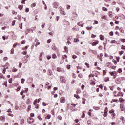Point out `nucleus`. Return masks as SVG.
<instances>
[{"mask_svg":"<svg viewBox=\"0 0 125 125\" xmlns=\"http://www.w3.org/2000/svg\"><path fill=\"white\" fill-rule=\"evenodd\" d=\"M60 81L62 83H66V80L65 79V77L63 76L60 77Z\"/></svg>","mask_w":125,"mask_h":125,"instance_id":"f257e3e1","label":"nucleus"},{"mask_svg":"<svg viewBox=\"0 0 125 125\" xmlns=\"http://www.w3.org/2000/svg\"><path fill=\"white\" fill-rule=\"evenodd\" d=\"M60 11L61 14H62V15H66V12H65V10H64V9H62V8H60Z\"/></svg>","mask_w":125,"mask_h":125,"instance_id":"f03ea898","label":"nucleus"},{"mask_svg":"<svg viewBox=\"0 0 125 125\" xmlns=\"http://www.w3.org/2000/svg\"><path fill=\"white\" fill-rule=\"evenodd\" d=\"M60 102H61V103H65L66 102V99L65 98V97H62L60 99Z\"/></svg>","mask_w":125,"mask_h":125,"instance_id":"7ed1b4c3","label":"nucleus"},{"mask_svg":"<svg viewBox=\"0 0 125 125\" xmlns=\"http://www.w3.org/2000/svg\"><path fill=\"white\" fill-rule=\"evenodd\" d=\"M120 107L121 111L125 110V106H124V104H120Z\"/></svg>","mask_w":125,"mask_h":125,"instance_id":"20e7f679","label":"nucleus"},{"mask_svg":"<svg viewBox=\"0 0 125 125\" xmlns=\"http://www.w3.org/2000/svg\"><path fill=\"white\" fill-rule=\"evenodd\" d=\"M27 58H29L28 55H26L24 57V59L26 61V62H25V64L27 63V62H28V60L27 59Z\"/></svg>","mask_w":125,"mask_h":125,"instance_id":"39448f33","label":"nucleus"},{"mask_svg":"<svg viewBox=\"0 0 125 125\" xmlns=\"http://www.w3.org/2000/svg\"><path fill=\"white\" fill-rule=\"evenodd\" d=\"M101 18L102 19H104V20H108L107 18V16H106L105 15L103 16Z\"/></svg>","mask_w":125,"mask_h":125,"instance_id":"423d86ee","label":"nucleus"},{"mask_svg":"<svg viewBox=\"0 0 125 125\" xmlns=\"http://www.w3.org/2000/svg\"><path fill=\"white\" fill-rule=\"evenodd\" d=\"M8 67H9V63H6L4 66H3V68H7L8 69Z\"/></svg>","mask_w":125,"mask_h":125,"instance_id":"0eeeda50","label":"nucleus"},{"mask_svg":"<svg viewBox=\"0 0 125 125\" xmlns=\"http://www.w3.org/2000/svg\"><path fill=\"white\" fill-rule=\"evenodd\" d=\"M5 120V117H4V116L0 117V120L1 121H2L3 122H4Z\"/></svg>","mask_w":125,"mask_h":125,"instance_id":"6e6552de","label":"nucleus"},{"mask_svg":"<svg viewBox=\"0 0 125 125\" xmlns=\"http://www.w3.org/2000/svg\"><path fill=\"white\" fill-rule=\"evenodd\" d=\"M58 5H59V3H58V2H55L54 3V7L55 8H57V7L58 6Z\"/></svg>","mask_w":125,"mask_h":125,"instance_id":"1a4fd4ad","label":"nucleus"},{"mask_svg":"<svg viewBox=\"0 0 125 125\" xmlns=\"http://www.w3.org/2000/svg\"><path fill=\"white\" fill-rule=\"evenodd\" d=\"M85 117V114H84V111H83V112H82V116H81V118H82V119H83V118H84Z\"/></svg>","mask_w":125,"mask_h":125,"instance_id":"9d476101","label":"nucleus"},{"mask_svg":"<svg viewBox=\"0 0 125 125\" xmlns=\"http://www.w3.org/2000/svg\"><path fill=\"white\" fill-rule=\"evenodd\" d=\"M100 39L101 41H103L104 40V36L102 35H100Z\"/></svg>","mask_w":125,"mask_h":125,"instance_id":"9b49d317","label":"nucleus"},{"mask_svg":"<svg viewBox=\"0 0 125 125\" xmlns=\"http://www.w3.org/2000/svg\"><path fill=\"white\" fill-rule=\"evenodd\" d=\"M93 27L92 26H91V27H89V26H87L86 27V29L87 30H88V31H91V29H92Z\"/></svg>","mask_w":125,"mask_h":125,"instance_id":"f8f14e48","label":"nucleus"},{"mask_svg":"<svg viewBox=\"0 0 125 125\" xmlns=\"http://www.w3.org/2000/svg\"><path fill=\"white\" fill-rule=\"evenodd\" d=\"M74 97H76V98H77V99H80V96H79V95L78 94H74Z\"/></svg>","mask_w":125,"mask_h":125,"instance_id":"ddd939ff","label":"nucleus"},{"mask_svg":"<svg viewBox=\"0 0 125 125\" xmlns=\"http://www.w3.org/2000/svg\"><path fill=\"white\" fill-rule=\"evenodd\" d=\"M102 9L103 11H108V9L104 7H102Z\"/></svg>","mask_w":125,"mask_h":125,"instance_id":"4468645a","label":"nucleus"},{"mask_svg":"<svg viewBox=\"0 0 125 125\" xmlns=\"http://www.w3.org/2000/svg\"><path fill=\"white\" fill-rule=\"evenodd\" d=\"M109 16L111 18L113 17V14L112 13V11H111L109 12Z\"/></svg>","mask_w":125,"mask_h":125,"instance_id":"2eb2a0df","label":"nucleus"},{"mask_svg":"<svg viewBox=\"0 0 125 125\" xmlns=\"http://www.w3.org/2000/svg\"><path fill=\"white\" fill-rule=\"evenodd\" d=\"M30 32V29H27L25 31V35H27Z\"/></svg>","mask_w":125,"mask_h":125,"instance_id":"dca6fc26","label":"nucleus"},{"mask_svg":"<svg viewBox=\"0 0 125 125\" xmlns=\"http://www.w3.org/2000/svg\"><path fill=\"white\" fill-rule=\"evenodd\" d=\"M18 8L20 10H22V9H23V5H19Z\"/></svg>","mask_w":125,"mask_h":125,"instance_id":"f3484780","label":"nucleus"},{"mask_svg":"<svg viewBox=\"0 0 125 125\" xmlns=\"http://www.w3.org/2000/svg\"><path fill=\"white\" fill-rule=\"evenodd\" d=\"M79 41H80V40H79V39H77V38H75V39H74V42H76V43H77L79 42Z\"/></svg>","mask_w":125,"mask_h":125,"instance_id":"a211bd4d","label":"nucleus"},{"mask_svg":"<svg viewBox=\"0 0 125 125\" xmlns=\"http://www.w3.org/2000/svg\"><path fill=\"white\" fill-rule=\"evenodd\" d=\"M117 95L118 96H123V93H122V92H119Z\"/></svg>","mask_w":125,"mask_h":125,"instance_id":"6ab92c4d","label":"nucleus"},{"mask_svg":"<svg viewBox=\"0 0 125 125\" xmlns=\"http://www.w3.org/2000/svg\"><path fill=\"white\" fill-rule=\"evenodd\" d=\"M37 102H38V99H35L33 102V104L36 105L37 104Z\"/></svg>","mask_w":125,"mask_h":125,"instance_id":"aec40b11","label":"nucleus"},{"mask_svg":"<svg viewBox=\"0 0 125 125\" xmlns=\"http://www.w3.org/2000/svg\"><path fill=\"white\" fill-rule=\"evenodd\" d=\"M86 100L85 99H84V98H83V105H84L85 104V101H86Z\"/></svg>","mask_w":125,"mask_h":125,"instance_id":"412c9836","label":"nucleus"},{"mask_svg":"<svg viewBox=\"0 0 125 125\" xmlns=\"http://www.w3.org/2000/svg\"><path fill=\"white\" fill-rule=\"evenodd\" d=\"M25 42H26V41L25 40H23L21 42V44H25Z\"/></svg>","mask_w":125,"mask_h":125,"instance_id":"4be33fe9","label":"nucleus"},{"mask_svg":"<svg viewBox=\"0 0 125 125\" xmlns=\"http://www.w3.org/2000/svg\"><path fill=\"white\" fill-rule=\"evenodd\" d=\"M50 118H51V116H50V115L48 114L46 116V119L49 120V119H50Z\"/></svg>","mask_w":125,"mask_h":125,"instance_id":"5701e85b","label":"nucleus"},{"mask_svg":"<svg viewBox=\"0 0 125 125\" xmlns=\"http://www.w3.org/2000/svg\"><path fill=\"white\" fill-rule=\"evenodd\" d=\"M24 81H25V79H24V78H22L21 79V83H22V84H23Z\"/></svg>","mask_w":125,"mask_h":125,"instance_id":"b1692460","label":"nucleus"},{"mask_svg":"<svg viewBox=\"0 0 125 125\" xmlns=\"http://www.w3.org/2000/svg\"><path fill=\"white\" fill-rule=\"evenodd\" d=\"M18 109H19V106H18V105H17V104H15V109L18 110Z\"/></svg>","mask_w":125,"mask_h":125,"instance_id":"393cba45","label":"nucleus"},{"mask_svg":"<svg viewBox=\"0 0 125 125\" xmlns=\"http://www.w3.org/2000/svg\"><path fill=\"white\" fill-rule=\"evenodd\" d=\"M24 119H21V120L20 121V124H21V125H23V124H24Z\"/></svg>","mask_w":125,"mask_h":125,"instance_id":"a878e982","label":"nucleus"},{"mask_svg":"<svg viewBox=\"0 0 125 125\" xmlns=\"http://www.w3.org/2000/svg\"><path fill=\"white\" fill-rule=\"evenodd\" d=\"M52 58H53L54 59H55V58H56L57 56H56V55H55V54H53L52 55Z\"/></svg>","mask_w":125,"mask_h":125,"instance_id":"bb28decb","label":"nucleus"},{"mask_svg":"<svg viewBox=\"0 0 125 125\" xmlns=\"http://www.w3.org/2000/svg\"><path fill=\"white\" fill-rule=\"evenodd\" d=\"M115 74H116V71H114V72H110V75L111 76H114L115 75Z\"/></svg>","mask_w":125,"mask_h":125,"instance_id":"cd10ccee","label":"nucleus"},{"mask_svg":"<svg viewBox=\"0 0 125 125\" xmlns=\"http://www.w3.org/2000/svg\"><path fill=\"white\" fill-rule=\"evenodd\" d=\"M6 69H7V67L4 68L3 70V74H5V72H6Z\"/></svg>","mask_w":125,"mask_h":125,"instance_id":"c85d7f7f","label":"nucleus"},{"mask_svg":"<svg viewBox=\"0 0 125 125\" xmlns=\"http://www.w3.org/2000/svg\"><path fill=\"white\" fill-rule=\"evenodd\" d=\"M118 73H122V72H123V70L121 68H120L119 69H118Z\"/></svg>","mask_w":125,"mask_h":125,"instance_id":"c756f323","label":"nucleus"},{"mask_svg":"<svg viewBox=\"0 0 125 125\" xmlns=\"http://www.w3.org/2000/svg\"><path fill=\"white\" fill-rule=\"evenodd\" d=\"M15 22H16V21L15 20L13 21L12 22V26H14V25H15Z\"/></svg>","mask_w":125,"mask_h":125,"instance_id":"7c9ffc66","label":"nucleus"},{"mask_svg":"<svg viewBox=\"0 0 125 125\" xmlns=\"http://www.w3.org/2000/svg\"><path fill=\"white\" fill-rule=\"evenodd\" d=\"M58 120H60V121H61L62 120V117H61V116L59 115L58 116Z\"/></svg>","mask_w":125,"mask_h":125,"instance_id":"2f4dec72","label":"nucleus"},{"mask_svg":"<svg viewBox=\"0 0 125 125\" xmlns=\"http://www.w3.org/2000/svg\"><path fill=\"white\" fill-rule=\"evenodd\" d=\"M23 26V23H21V24H19V27L20 29H22V27Z\"/></svg>","mask_w":125,"mask_h":125,"instance_id":"473e14b6","label":"nucleus"},{"mask_svg":"<svg viewBox=\"0 0 125 125\" xmlns=\"http://www.w3.org/2000/svg\"><path fill=\"white\" fill-rule=\"evenodd\" d=\"M0 78H1V79H3V78H4V76H3L2 73H0Z\"/></svg>","mask_w":125,"mask_h":125,"instance_id":"72a5a7b5","label":"nucleus"},{"mask_svg":"<svg viewBox=\"0 0 125 125\" xmlns=\"http://www.w3.org/2000/svg\"><path fill=\"white\" fill-rule=\"evenodd\" d=\"M17 17H18V20H19V21H21L22 19L21 18V17H19V15H18Z\"/></svg>","mask_w":125,"mask_h":125,"instance_id":"f704fd0d","label":"nucleus"},{"mask_svg":"<svg viewBox=\"0 0 125 125\" xmlns=\"http://www.w3.org/2000/svg\"><path fill=\"white\" fill-rule=\"evenodd\" d=\"M36 5L37 4H36V3H34L33 4L31 5V7H35Z\"/></svg>","mask_w":125,"mask_h":125,"instance_id":"c9c22d12","label":"nucleus"},{"mask_svg":"<svg viewBox=\"0 0 125 125\" xmlns=\"http://www.w3.org/2000/svg\"><path fill=\"white\" fill-rule=\"evenodd\" d=\"M12 83V78H10L9 79V83Z\"/></svg>","mask_w":125,"mask_h":125,"instance_id":"e433bc0d","label":"nucleus"},{"mask_svg":"<svg viewBox=\"0 0 125 125\" xmlns=\"http://www.w3.org/2000/svg\"><path fill=\"white\" fill-rule=\"evenodd\" d=\"M22 54H23V55H26V54H27V51H24V52H22Z\"/></svg>","mask_w":125,"mask_h":125,"instance_id":"4c0bfd02","label":"nucleus"},{"mask_svg":"<svg viewBox=\"0 0 125 125\" xmlns=\"http://www.w3.org/2000/svg\"><path fill=\"white\" fill-rule=\"evenodd\" d=\"M8 59V58H7V57H5L3 58V60L4 61H6V60H7Z\"/></svg>","mask_w":125,"mask_h":125,"instance_id":"58836bf2","label":"nucleus"},{"mask_svg":"<svg viewBox=\"0 0 125 125\" xmlns=\"http://www.w3.org/2000/svg\"><path fill=\"white\" fill-rule=\"evenodd\" d=\"M40 44L41 43H40L39 42H37L36 44H35V47H37L38 45H40Z\"/></svg>","mask_w":125,"mask_h":125,"instance_id":"ea45409f","label":"nucleus"},{"mask_svg":"<svg viewBox=\"0 0 125 125\" xmlns=\"http://www.w3.org/2000/svg\"><path fill=\"white\" fill-rule=\"evenodd\" d=\"M51 58V56L48 55L47 56V59H48V60H49V59H50Z\"/></svg>","mask_w":125,"mask_h":125,"instance_id":"a19ab883","label":"nucleus"},{"mask_svg":"<svg viewBox=\"0 0 125 125\" xmlns=\"http://www.w3.org/2000/svg\"><path fill=\"white\" fill-rule=\"evenodd\" d=\"M104 113H108V107H106L104 110Z\"/></svg>","mask_w":125,"mask_h":125,"instance_id":"79ce46f5","label":"nucleus"},{"mask_svg":"<svg viewBox=\"0 0 125 125\" xmlns=\"http://www.w3.org/2000/svg\"><path fill=\"white\" fill-rule=\"evenodd\" d=\"M14 52V49L12 48L11 50V53L12 54H13Z\"/></svg>","mask_w":125,"mask_h":125,"instance_id":"37998d69","label":"nucleus"},{"mask_svg":"<svg viewBox=\"0 0 125 125\" xmlns=\"http://www.w3.org/2000/svg\"><path fill=\"white\" fill-rule=\"evenodd\" d=\"M34 30H35L34 28H31V29H30L29 31H30L31 33H33V31H34Z\"/></svg>","mask_w":125,"mask_h":125,"instance_id":"c03bdc74","label":"nucleus"},{"mask_svg":"<svg viewBox=\"0 0 125 125\" xmlns=\"http://www.w3.org/2000/svg\"><path fill=\"white\" fill-rule=\"evenodd\" d=\"M64 49H65L66 52H68V47L65 46L64 47Z\"/></svg>","mask_w":125,"mask_h":125,"instance_id":"a18cd8bd","label":"nucleus"},{"mask_svg":"<svg viewBox=\"0 0 125 125\" xmlns=\"http://www.w3.org/2000/svg\"><path fill=\"white\" fill-rule=\"evenodd\" d=\"M109 34L110 36H114V32L113 31H111L109 33Z\"/></svg>","mask_w":125,"mask_h":125,"instance_id":"49530a36","label":"nucleus"},{"mask_svg":"<svg viewBox=\"0 0 125 125\" xmlns=\"http://www.w3.org/2000/svg\"><path fill=\"white\" fill-rule=\"evenodd\" d=\"M39 59L40 61H42V57L40 56L39 57Z\"/></svg>","mask_w":125,"mask_h":125,"instance_id":"de8ad7c7","label":"nucleus"},{"mask_svg":"<svg viewBox=\"0 0 125 125\" xmlns=\"http://www.w3.org/2000/svg\"><path fill=\"white\" fill-rule=\"evenodd\" d=\"M67 68L68 70H70V69H71V65H67Z\"/></svg>","mask_w":125,"mask_h":125,"instance_id":"09e8293b","label":"nucleus"},{"mask_svg":"<svg viewBox=\"0 0 125 125\" xmlns=\"http://www.w3.org/2000/svg\"><path fill=\"white\" fill-rule=\"evenodd\" d=\"M85 65H86V66H87V68H89V64L85 62Z\"/></svg>","mask_w":125,"mask_h":125,"instance_id":"8fccbe9b","label":"nucleus"},{"mask_svg":"<svg viewBox=\"0 0 125 125\" xmlns=\"http://www.w3.org/2000/svg\"><path fill=\"white\" fill-rule=\"evenodd\" d=\"M3 85H5V86H6V87H7V83L4 82L3 83Z\"/></svg>","mask_w":125,"mask_h":125,"instance_id":"3c124183","label":"nucleus"},{"mask_svg":"<svg viewBox=\"0 0 125 125\" xmlns=\"http://www.w3.org/2000/svg\"><path fill=\"white\" fill-rule=\"evenodd\" d=\"M97 44H96V43H95V42H94L92 43V46H95V45H96Z\"/></svg>","mask_w":125,"mask_h":125,"instance_id":"603ef678","label":"nucleus"},{"mask_svg":"<svg viewBox=\"0 0 125 125\" xmlns=\"http://www.w3.org/2000/svg\"><path fill=\"white\" fill-rule=\"evenodd\" d=\"M104 81H105V82H109V78L106 77V78L105 79Z\"/></svg>","mask_w":125,"mask_h":125,"instance_id":"864d4df0","label":"nucleus"},{"mask_svg":"<svg viewBox=\"0 0 125 125\" xmlns=\"http://www.w3.org/2000/svg\"><path fill=\"white\" fill-rule=\"evenodd\" d=\"M47 43H50L51 42V40L50 39H49L47 41Z\"/></svg>","mask_w":125,"mask_h":125,"instance_id":"5fc2aeb1","label":"nucleus"},{"mask_svg":"<svg viewBox=\"0 0 125 125\" xmlns=\"http://www.w3.org/2000/svg\"><path fill=\"white\" fill-rule=\"evenodd\" d=\"M77 56L75 55H73V56H72V58L73 59H76V58H77Z\"/></svg>","mask_w":125,"mask_h":125,"instance_id":"6e6d98bb","label":"nucleus"},{"mask_svg":"<svg viewBox=\"0 0 125 125\" xmlns=\"http://www.w3.org/2000/svg\"><path fill=\"white\" fill-rule=\"evenodd\" d=\"M87 124L88 125H91V121H90V120H88Z\"/></svg>","mask_w":125,"mask_h":125,"instance_id":"4d7b16f0","label":"nucleus"},{"mask_svg":"<svg viewBox=\"0 0 125 125\" xmlns=\"http://www.w3.org/2000/svg\"><path fill=\"white\" fill-rule=\"evenodd\" d=\"M103 76H105V75H106V71L105 70H103Z\"/></svg>","mask_w":125,"mask_h":125,"instance_id":"13d9d810","label":"nucleus"},{"mask_svg":"<svg viewBox=\"0 0 125 125\" xmlns=\"http://www.w3.org/2000/svg\"><path fill=\"white\" fill-rule=\"evenodd\" d=\"M21 88V87L20 86H19L17 88V90L18 91H19V90H20Z\"/></svg>","mask_w":125,"mask_h":125,"instance_id":"bf43d9fd","label":"nucleus"},{"mask_svg":"<svg viewBox=\"0 0 125 125\" xmlns=\"http://www.w3.org/2000/svg\"><path fill=\"white\" fill-rule=\"evenodd\" d=\"M121 42L124 43V42H125V39H121Z\"/></svg>","mask_w":125,"mask_h":125,"instance_id":"052dcab7","label":"nucleus"},{"mask_svg":"<svg viewBox=\"0 0 125 125\" xmlns=\"http://www.w3.org/2000/svg\"><path fill=\"white\" fill-rule=\"evenodd\" d=\"M107 114H108L107 113L104 112V117H107Z\"/></svg>","mask_w":125,"mask_h":125,"instance_id":"680f3d73","label":"nucleus"},{"mask_svg":"<svg viewBox=\"0 0 125 125\" xmlns=\"http://www.w3.org/2000/svg\"><path fill=\"white\" fill-rule=\"evenodd\" d=\"M110 114H114V110L112 109L109 111Z\"/></svg>","mask_w":125,"mask_h":125,"instance_id":"e2e57ef3","label":"nucleus"},{"mask_svg":"<svg viewBox=\"0 0 125 125\" xmlns=\"http://www.w3.org/2000/svg\"><path fill=\"white\" fill-rule=\"evenodd\" d=\"M12 13L13 14H15V15H16V14H17V12H15V11H13Z\"/></svg>","mask_w":125,"mask_h":125,"instance_id":"0e129e2a","label":"nucleus"},{"mask_svg":"<svg viewBox=\"0 0 125 125\" xmlns=\"http://www.w3.org/2000/svg\"><path fill=\"white\" fill-rule=\"evenodd\" d=\"M112 101H113V102H118V100L117 99H113L112 100Z\"/></svg>","mask_w":125,"mask_h":125,"instance_id":"69168bd1","label":"nucleus"},{"mask_svg":"<svg viewBox=\"0 0 125 125\" xmlns=\"http://www.w3.org/2000/svg\"><path fill=\"white\" fill-rule=\"evenodd\" d=\"M29 10H30V9L28 8H26L25 11H26V12H29Z\"/></svg>","mask_w":125,"mask_h":125,"instance_id":"338daca9","label":"nucleus"},{"mask_svg":"<svg viewBox=\"0 0 125 125\" xmlns=\"http://www.w3.org/2000/svg\"><path fill=\"white\" fill-rule=\"evenodd\" d=\"M121 49H125V46H124V45H122Z\"/></svg>","mask_w":125,"mask_h":125,"instance_id":"774afa93","label":"nucleus"}]
</instances>
